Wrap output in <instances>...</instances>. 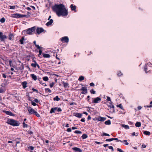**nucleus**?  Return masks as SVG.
<instances>
[{"instance_id":"36","label":"nucleus","mask_w":152,"mask_h":152,"mask_svg":"<svg viewBox=\"0 0 152 152\" xmlns=\"http://www.w3.org/2000/svg\"><path fill=\"white\" fill-rule=\"evenodd\" d=\"M123 74L121 73V72L120 71H118L117 72V75L118 77L121 76L123 75Z\"/></svg>"},{"instance_id":"2","label":"nucleus","mask_w":152,"mask_h":152,"mask_svg":"<svg viewBox=\"0 0 152 152\" xmlns=\"http://www.w3.org/2000/svg\"><path fill=\"white\" fill-rule=\"evenodd\" d=\"M7 123L14 126H18L20 125L19 121L12 119H8Z\"/></svg>"},{"instance_id":"61","label":"nucleus","mask_w":152,"mask_h":152,"mask_svg":"<svg viewBox=\"0 0 152 152\" xmlns=\"http://www.w3.org/2000/svg\"><path fill=\"white\" fill-rule=\"evenodd\" d=\"M107 101H109L110 102V101H111L110 98V97H109V96H107Z\"/></svg>"},{"instance_id":"33","label":"nucleus","mask_w":152,"mask_h":152,"mask_svg":"<svg viewBox=\"0 0 152 152\" xmlns=\"http://www.w3.org/2000/svg\"><path fill=\"white\" fill-rule=\"evenodd\" d=\"M88 136L86 134H83L82 136L81 137L83 139H85L88 137Z\"/></svg>"},{"instance_id":"62","label":"nucleus","mask_w":152,"mask_h":152,"mask_svg":"<svg viewBox=\"0 0 152 152\" xmlns=\"http://www.w3.org/2000/svg\"><path fill=\"white\" fill-rule=\"evenodd\" d=\"M90 85L91 86H94L95 85L94 83H91L90 84Z\"/></svg>"},{"instance_id":"37","label":"nucleus","mask_w":152,"mask_h":152,"mask_svg":"<svg viewBox=\"0 0 152 152\" xmlns=\"http://www.w3.org/2000/svg\"><path fill=\"white\" fill-rule=\"evenodd\" d=\"M5 91V89L2 88H0V93H3Z\"/></svg>"},{"instance_id":"46","label":"nucleus","mask_w":152,"mask_h":152,"mask_svg":"<svg viewBox=\"0 0 152 152\" xmlns=\"http://www.w3.org/2000/svg\"><path fill=\"white\" fill-rule=\"evenodd\" d=\"M74 132L76 134H81L82 132L80 131L75 130Z\"/></svg>"},{"instance_id":"14","label":"nucleus","mask_w":152,"mask_h":152,"mask_svg":"<svg viewBox=\"0 0 152 152\" xmlns=\"http://www.w3.org/2000/svg\"><path fill=\"white\" fill-rule=\"evenodd\" d=\"M3 112L6 113V114L8 115H9L11 116H14V114H13L11 112L8 111L4 110L3 111Z\"/></svg>"},{"instance_id":"50","label":"nucleus","mask_w":152,"mask_h":152,"mask_svg":"<svg viewBox=\"0 0 152 152\" xmlns=\"http://www.w3.org/2000/svg\"><path fill=\"white\" fill-rule=\"evenodd\" d=\"M28 149H31V151H33L34 148V147L32 146H29V147H28Z\"/></svg>"},{"instance_id":"5","label":"nucleus","mask_w":152,"mask_h":152,"mask_svg":"<svg viewBox=\"0 0 152 152\" xmlns=\"http://www.w3.org/2000/svg\"><path fill=\"white\" fill-rule=\"evenodd\" d=\"M35 33L39 34L44 31V29L41 27H37L36 29Z\"/></svg>"},{"instance_id":"51","label":"nucleus","mask_w":152,"mask_h":152,"mask_svg":"<svg viewBox=\"0 0 152 152\" xmlns=\"http://www.w3.org/2000/svg\"><path fill=\"white\" fill-rule=\"evenodd\" d=\"M39 49V54L38 55V56L39 57L40 55H41V54L42 53V50L41 49Z\"/></svg>"},{"instance_id":"11","label":"nucleus","mask_w":152,"mask_h":152,"mask_svg":"<svg viewBox=\"0 0 152 152\" xmlns=\"http://www.w3.org/2000/svg\"><path fill=\"white\" fill-rule=\"evenodd\" d=\"M107 105L108 107L113 108V112H114L115 111L114 106V105L113 104V103L112 102L110 101L107 102Z\"/></svg>"},{"instance_id":"9","label":"nucleus","mask_w":152,"mask_h":152,"mask_svg":"<svg viewBox=\"0 0 152 152\" xmlns=\"http://www.w3.org/2000/svg\"><path fill=\"white\" fill-rule=\"evenodd\" d=\"M61 39V41L64 42L68 43L69 41L68 37L66 36L62 37Z\"/></svg>"},{"instance_id":"56","label":"nucleus","mask_w":152,"mask_h":152,"mask_svg":"<svg viewBox=\"0 0 152 152\" xmlns=\"http://www.w3.org/2000/svg\"><path fill=\"white\" fill-rule=\"evenodd\" d=\"M66 131L68 132H71L72 131V130L71 128H68L66 130Z\"/></svg>"},{"instance_id":"23","label":"nucleus","mask_w":152,"mask_h":152,"mask_svg":"<svg viewBox=\"0 0 152 152\" xmlns=\"http://www.w3.org/2000/svg\"><path fill=\"white\" fill-rule=\"evenodd\" d=\"M30 75L31 78L34 80H37V76L34 74H31Z\"/></svg>"},{"instance_id":"55","label":"nucleus","mask_w":152,"mask_h":152,"mask_svg":"<svg viewBox=\"0 0 152 152\" xmlns=\"http://www.w3.org/2000/svg\"><path fill=\"white\" fill-rule=\"evenodd\" d=\"M117 151H119V152H124V151H123L121 149L118 148L117 149Z\"/></svg>"},{"instance_id":"39","label":"nucleus","mask_w":152,"mask_h":152,"mask_svg":"<svg viewBox=\"0 0 152 152\" xmlns=\"http://www.w3.org/2000/svg\"><path fill=\"white\" fill-rule=\"evenodd\" d=\"M48 78L47 76H45L43 77V80L45 81H48Z\"/></svg>"},{"instance_id":"4","label":"nucleus","mask_w":152,"mask_h":152,"mask_svg":"<svg viewBox=\"0 0 152 152\" xmlns=\"http://www.w3.org/2000/svg\"><path fill=\"white\" fill-rule=\"evenodd\" d=\"M36 28L35 26H33L31 28H29L23 31V32H26L27 34L31 35L32 34L33 32H34Z\"/></svg>"},{"instance_id":"49","label":"nucleus","mask_w":152,"mask_h":152,"mask_svg":"<svg viewBox=\"0 0 152 152\" xmlns=\"http://www.w3.org/2000/svg\"><path fill=\"white\" fill-rule=\"evenodd\" d=\"M9 65H10V66L11 67H14V66H13V64H12V61L11 60H10L9 61Z\"/></svg>"},{"instance_id":"19","label":"nucleus","mask_w":152,"mask_h":152,"mask_svg":"<svg viewBox=\"0 0 152 152\" xmlns=\"http://www.w3.org/2000/svg\"><path fill=\"white\" fill-rule=\"evenodd\" d=\"M27 82L26 81L23 82L21 84H22V86L23 87V88L25 89L27 87Z\"/></svg>"},{"instance_id":"15","label":"nucleus","mask_w":152,"mask_h":152,"mask_svg":"<svg viewBox=\"0 0 152 152\" xmlns=\"http://www.w3.org/2000/svg\"><path fill=\"white\" fill-rule=\"evenodd\" d=\"M114 140H116L117 142H121L123 143L124 142H126V143H125V144L127 145H129V143L127 142V140H124L123 141H121L120 140H118L117 138H114Z\"/></svg>"},{"instance_id":"26","label":"nucleus","mask_w":152,"mask_h":152,"mask_svg":"<svg viewBox=\"0 0 152 152\" xmlns=\"http://www.w3.org/2000/svg\"><path fill=\"white\" fill-rule=\"evenodd\" d=\"M143 134L146 135H149L151 134V133L147 131H145L144 132Z\"/></svg>"},{"instance_id":"1","label":"nucleus","mask_w":152,"mask_h":152,"mask_svg":"<svg viewBox=\"0 0 152 152\" xmlns=\"http://www.w3.org/2000/svg\"><path fill=\"white\" fill-rule=\"evenodd\" d=\"M52 9L59 17L61 16H66L68 15V10L63 4H56L52 7Z\"/></svg>"},{"instance_id":"29","label":"nucleus","mask_w":152,"mask_h":152,"mask_svg":"<svg viewBox=\"0 0 152 152\" xmlns=\"http://www.w3.org/2000/svg\"><path fill=\"white\" fill-rule=\"evenodd\" d=\"M104 124L106 125H110L111 124V121L110 120H108L105 122Z\"/></svg>"},{"instance_id":"27","label":"nucleus","mask_w":152,"mask_h":152,"mask_svg":"<svg viewBox=\"0 0 152 152\" xmlns=\"http://www.w3.org/2000/svg\"><path fill=\"white\" fill-rule=\"evenodd\" d=\"M43 57L44 58H50V55L48 54H43Z\"/></svg>"},{"instance_id":"17","label":"nucleus","mask_w":152,"mask_h":152,"mask_svg":"<svg viewBox=\"0 0 152 152\" xmlns=\"http://www.w3.org/2000/svg\"><path fill=\"white\" fill-rule=\"evenodd\" d=\"M73 151L76 152H82V150L79 148L77 147H74L72 148Z\"/></svg>"},{"instance_id":"6","label":"nucleus","mask_w":152,"mask_h":152,"mask_svg":"<svg viewBox=\"0 0 152 152\" xmlns=\"http://www.w3.org/2000/svg\"><path fill=\"white\" fill-rule=\"evenodd\" d=\"M92 99H94L92 102L93 103H99L101 101V98L99 97H97Z\"/></svg>"},{"instance_id":"21","label":"nucleus","mask_w":152,"mask_h":152,"mask_svg":"<svg viewBox=\"0 0 152 152\" xmlns=\"http://www.w3.org/2000/svg\"><path fill=\"white\" fill-rule=\"evenodd\" d=\"M62 83L65 88H69V84L68 83H66L64 82H63Z\"/></svg>"},{"instance_id":"7","label":"nucleus","mask_w":152,"mask_h":152,"mask_svg":"<svg viewBox=\"0 0 152 152\" xmlns=\"http://www.w3.org/2000/svg\"><path fill=\"white\" fill-rule=\"evenodd\" d=\"M7 38V36L5 35H3L2 32H0V39L1 41H4L5 39Z\"/></svg>"},{"instance_id":"59","label":"nucleus","mask_w":152,"mask_h":152,"mask_svg":"<svg viewBox=\"0 0 152 152\" xmlns=\"http://www.w3.org/2000/svg\"><path fill=\"white\" fill-rule=\"evenodd\" d=\"M34 101L37 103H38L39 102L38 100L37 99H34Z\"/></svg>"},{"instance_id":"48","label":"nucleus","mask_w":152,"mask_h":152,"mask_svg":"<svg viewBox=\"0 0 152 152\" xmlns=\"http://www.w3.org/2000/svg\"><path fill=\"white\" fill-rule=\"evenodd\" d=\"M9 7H10V8L11 9H15V6H9Z\"/></svg>"},{"instance_id":"28","label":"nucleus","mask_w":152,"mask_h":152,"mask_svg":"<svg viewBox=\"0 0 152 152\" xmlns=\"http://www.w3.org/2000/svg\"><path fill=\"white\" fill-rule=\"evenodd\" d=\"M60 99V98L58 96H56L55 97L53 98V100L54 101H59Z\"/></svg>"},{"instance_id":"47","label":"nucleus","mask_w":152,"mask_h":152,"mask_svg":"<svg viewBox=\"0 0 152 152\" xmlns=\"http://www.w3.org/2000/svg\"><path fill=\"white\" fill-rule=\"evenodd\" d=\"M86 53L88 55H89L91 54H92V53L91 51H90L89 50H87L86 51Z\"/></svg>"},{"instance_id":"63","label":"nucleus","mask_w":152,"mask_h":152,"mask_svg":"<svg viewBox=\"0 0 152 152\" xmlns=\"http://www.w3.org/2000/svg\"><path fill=\"white\" fill-rule=\"evenodd\" d=\"M141 147L142 148H145L146 147V145L145 144H142V145Z\"/></svg>"},{"instance_id":"64","label":"nucleus","mask_w":152,"mask_h":152,"mask_svg":"<svg viewBox=\"0 0 152 152\" xmlns=\"http://www.w3.org/2000/svg\"><path fill=\"white\" fill-rule=\"evenodd\" d=\"M87 99H87V101L88 102H89V100H90V96L88 95L87 96Z\"/></svg>"},{"instance_id":"32","label":"nucleus","mask_w":152,"mask_h":152,"mask_svg":"<svg viewBox=\"0 0 152 152\" xmlns=\"http://www.w3.org/2000/svg\"><path fill=\"white\" fill-rule=\"evenodd\" d=\"M30 17V15H22L21 14V18H28Z\"/></svg>"},{"instance_id":"41","label":"nucleus","mask_w":152,"mask_h":152,"mask_svg":"<svg viewBox=\"0 0 152 152\" xmlns=\"http://www.w3.org/2000/svg\"><path fill=\"white\" fill-rule=\"evenodd\" d=\"M5 19L3 17L0 20V22L1 23H4L5 22Z\"/></svg>"},{"instance_id":"12","label":"nucleus","mask_w":152,"mask_h":152,"mask_svg":"<svg viewBox=\"0 0 152 152\" xmlns=\"http://www.w3.org/2000/svg\"><path fill=\"white\" fill-rule=\"evenodd\" d=\"M12 17L14 18H21V14L19 13H14L12 15Z\"/></svg>"},{"instance_id":"22","label":"nucleus","mask_w":152,"mask_h":152,"mask_svg":"<svg viewBox=\"0 0 152 152\" xmlns=\"http://www.w3.org/2000/svg\"><path fill=\"white\" fill-rule=\"evenodd\" d=\"M53 22V20L52 19H51L50 20L46 23V25L48 26L51 25Z\"/></svg>"},{"instance_id":"42","label":"nucleus","mask_w":152,"mask_h":152,"mask_svg":"<svg viewBox=\"0 0 152 152\" xmlns=\"http://www.w3.org/2000/svg\"><path fill=\"white\" fill-rule=\"evenodd\" d=\"M117 107H119L122 110H124V109L123 108V107L122 105V104H120L119 105H117Z\"/></svg>"},{"instance_id":"57","label":"nucleus","mask_w":152,"mask_h":152,"mask_svg":"<svg viewBox=\"0 0 152 152\" xmlns=\"http://www.w3.org/2000/svg\"><path fill=\"white\" fill-rule=\"evenodd\" d=\"M2 76L3 78H6L7 77V76L6 75V74L4 73L2 74Z\"/></svg>"},{"instance_id":"25","label":"nucleus","mask_w":152,"mask_h":152,"mask_svg":"<svg viewBox=\"0 0 152 152\" xmlns=\"http://www.w3.org/2000/svg\"><path fill=\"white\" fill-rule=\"evenodd\" d=\"M135 126L137 127H140L141 126V123L139 122H137L135 124Z\"/></svg>"},{"instance_id":"43","label":"nucleus","mask_w":152,"mask_h":152,"mask_svg":"<svg viewBox=\"0 0 152 152\" xmlns=\"http://www.w3.org/2000/svg\"><path fill=\"white\" fill-rule=\"evenodd\" d=\"M37 63H32L31 64V66L34 68H35L37 66Z\"/></svg>"},{"instance_id":"16","label":"nucleus","mask_w":152,"mask_h":152,"mask_svg":"<svg viewBox=\"0 0 152 152\" xmlns=\"http://www.w3.org/2000/svg\"><path fill=\"white\" fill-rule=\"evenodd\" d=\"M70 7L72 11H74L75 12H77V10H76V7L75 5H73V4H72L70 5Z\"/></svg>"},{"instance_id":"18","label":"nucleus","mask_w":152,"mask_h":152,"mask_svg":"<svg viewBox=\"0 0 152 152\" xmlns=\"http://www.w3.org/2000/svg\"><path fill=\"white\" fill-rule=\"evenodd\" d=\"M14 35L13 34L10 33L8 36V39L10 40H13L14 39Z\"/></svg>"},{"instance_id":"34","label":"nucleus","mask_w":152,"mask_h":152,"mask_svg":"<svg viewBox=\"0 0 152 152\" xmlns=\"http://www.w3.org/2000/svg\"><path fill=\"white\" fill-rule=\"evenodd\" d=\"M84 79V77L83 76H80L79 79L78 80L79 81H82V80H83Z\"/></svg>"},{"instance_id":"20","label":"nucleus","mask_w":152,"mask_h":152,"mask_svg":"<svg viewBox=\"0 0 152 152\" xmlns=\"http://www.w3.org/2000/svg\"><path fill=\"white\" fill-rule=\"evenodd\" d=\"M57 107H55L54 108H52L50 112V113H54L55 112V111L57 110Z\"/></svg>"},{"instance_id":"24","label":"nucleus","mask_w":152,"mask_h":152,"mask_svg":"<svg viewBox=\"0 0 152 152\" xmlns=\"http://www.w3.org/2000/svg\"><path fill=\"white\" fill-rule=\"evenodd\" d=\"M33 43L34 45L38 49H40L42 48L40 47L39 46V45H37L36 44V41H34L33 42Z\"/></svg>"},{"instance_id":"35","label":"nucleus","mask_w":152,"mask_h":152,"mask_svg":"<svg viewBox=\"0 0 152 152\" xmlns=\"http://www.w3.org/2000/svg\"><path fill=\"white\" fill-rule=\"evenodd\" d=\"M45 91L46 93L49 92L50 93L52 92L51 91L49 88H45Z\"/></svg>"},{"instance_id":"38","label":"nucleus","mask_w":152,"mask_h":152,"mask_svg":"<svg viewBox=\"0 0 152 152\" xmlns=\"http://www.w3.org/2000/svg\"><path fill=\"white\" fill-rule=\"evenodd\" d=\"M138 134H139L138 133H135V132H134L131 134V135L132 136H138Z\"/></svg>"},{"instance_id":"52","label":"nucleus","mask_w":152,"mask_h":152,"mask_svg":"<svg viewBox=\"0 0 152 152\" xmlns=\"http://www.w3.org/2000/svg\"><path fill=\"white\" fill-rule=\"evenodd\" d=\"M108 148L109 149H111L112 150V151H114L113 148L112 146H109L108 147Z\"/></svg>"},{"instance_id":"10","label":"nucleus","mask_w":152,"mask_h":152,"mask_svg":"<svg viewBox=\"0 0 152 152\" xmlns=\"http://www.w3.org/2000/svg\"><path fill=\"white\" fill-rule=\"evenodd\" d=\"M82 114L78 113H74L73 114V115L79 118H81L82 116Z\"/></svg>"},{"instance_id":"45","label":"nucleus","mask_w":152,"mask_h":152,"mask_svg":"<svg viewBox=\"0 0 152 152\" xmlns=\"http://www.w3.org/2000/svg\"><path fill=\"white\" fill-rule=\"evenodd\" d=\"M90 92L91 94H95L96 93V91L94 89H92L90 91Z\"/></svg>"},{"instance_id":"13","label":"nucleus","mask_w":152,"mask_h":152,"mask_svg":"<svg viewBox=\"0 0 152 152\" xmlns=\"http://www.w3.org/2000/svg\"><path fill=\"white\" fill-rule=\"evenodd\" d=\"M106 118L104 117H102L101 116H98L97 118H96V120L97 121H104L105 120H106Z\"/></svg>"},{"instance_id":"30","label":"nucleus","mask_w":152,"mask_h":152,"mask_svg":"<svg viewBox=\"0 0 152 152\" xmlns=\"http://www.w3.org/2000/svg\"><path fill=\"white\" fill-rule=\"evenodd\" d=\"M24 40V37H22L21 38V39L19 41L20 42V44L21 45H23V41Z\"/></svg>"},{"instance_id":"53","label":"nucleus","mask_w":152,"mask_h":152,"mask_svg":"<svg viewBox=\"0 0 152 152\" xmlns=\"http://www.w3.org/2000/svg\"><path fill=\"white\" fill-rule=\"evenodd\" d=\"M31 104L34 106H35L37 105V104L35 102H34L32 101L31 102Z\"/></svg>"},{"instance_id":"60","label":"nucleus","mask_w":152,"mask_h":152,"mask_svg":"<svg viewBox=\"0 0 152 152\" xmlns=\"http://www.w3.org/2000/svg\"><path fill=\"white\" fill-rule=\"evenodd\" d=\"M54 83L53 82L52 83H50V88H52L53 86Z\"/></svg>"},{"instance_id":"58","label":"nucleus","mask_w":152,"mask_h":152,"mask_svg":"<svg viewBox=\"0 0 152 152\" xmlns=\"http://www.w3.org/2000/svg\"><path fill=\"white\" fill-rule=\"evenodd\" d=\"M32 91H35L37 93H38V91L37 90V89H36L35 88H33L32 89Z\"/></svg>"},{"instance_id":"44","label":"nucleus","mask_w":152,"mask_h":152,"mask_svg":"<svg viewBox=\"0 0 152 152\" xmlns=\"http://www.w3.org/2000/svg\"><path fill=\"white\" fill-rule=\"evenodd\" d=\"M23 128H27L28 126V125L27 124H26L24 122L23 123Z\"/></svg>"},{"instance_id":"31","label":"nucleus","mask_w":152,"mask_h":152,"mask_svg":"<svg viewBox=\"0 0 152 152\" xmlns=\"http://www.w3.org/2000/svg\"><path fill=\"white\" fill-rule=\"evenodd\" d=\"M122 126L126 129H128L129 128V126L126 125L122 124Z\"/></svg>"},{"instance_id":"3","label":"nucleus","mask_w":152,"mask_h":152,"mask_svg":"<svg viewBox=\"0 0 152 152\" xmlns=\"http://www.w3.org/2000/svg\"><path fill=\"white\" fill-rule=\"evenodd\" d=\"M28 111L29 115L33 114L38 117L40 116L39 114L37 111L34 110L33 109L30 107H28Z\"/></svg>"},{"instance_id":"8","label":"nucleus","mask_w":152,"mask_h":152,"mask_svg":"<svg viewBox=\"0 0 152 152\" xmlns=\"http://www.w3.org/2000/svg\"><path fill=\"white\" fill-rule=\"evenodd\" d=\"M79 90L82 91L81 93L83 94H86L87 93V89L86 87H82L81 89H79Z\"/></svg>"},{"instance_id":"40","label":"nucleus","mask_w":152,"mask_h":152,"mask_svg":"<svg viewBox=\"0 0 152 152\" xmlns=\"http://www.w3.org/2000/svg\"><path fill=\"white\" fill-rule=\"evenodd\" d=\"M147 70H148V66H147V65H145L144 66V70L145 71V72L146 73H147L148 72Z\"/></svg>"},{"instance_id":"54","label":"nucleus","mask_w":152,"mask_h":152,"mask_svg":"<svg viewBox=\"0 0 152 152\" xmlns=\"http://www.w3.org/2000/svg\"><path fill=\"white\" fill-rule=\"evenodd\" d=\"M57 111L58 112H61L62 111V110L61 108L59 107L57 109Z\"/></svg>"}]
</instances>
